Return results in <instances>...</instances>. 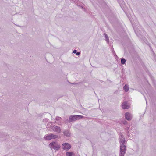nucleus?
<instances>
[{
    "label": "nucleus",
    "instance_id": "nucleus-5",
    "mask_svg": "<svg viewBox=\"0 0 156 156\" xmlns=\"http://www.w3.org/2000/svg\"><path fill=\"white\" fill-rule=\"evenodd\" d=\"M58 137V136L53 134H48L45 137V139L47 140H50L52 139H55Z\"/></svg>",
    "mask_w": 156,
    "mask_h": 156
},
{
    "label": "nucleus",
    "instance_id": "nucleus-18",
    "mask_svg": "<svg viewBox=\"0 0 156 156\" xmlns=\"http://www.w3.org/2000/svg\"><path fill=\"white\" fill-rule=\"evenodd\" d=\"M127 121H124L122 122L124 124H126L127 123Z\"/></svg>",
    "mask_w": 156,
    "mask_h": 156
},
{
    "label": "nucleus",
    "instance_id": "nucleus-6",
    "mask_svg": "<svg viewBox=\"0 0 156 156\" xmlns=\"http://www.w3.org/2000/svg\"><path fill=\"white\" fill-rule=\"evenodd\" d=\"M51 129L55 132H57L58 133H60L61 131V128L58 126H53Z\"/></svg>",
    "mask_w": 156,
    "mask_h": 156
},
{
    "label": "nucleus",
    "instance_id": "nucleus-9",
    "mask_svg": "<svg viewBox=\"0 0 156 156\" xmlns=\"http://www.w3.org/2000/svg\"><path fill=\"white\" fill-rule=\"evenodd\" d=\"M119 139L120 144H124L125 143L126 140L123 136L121 135L119 137Z\"/></svg>",
    "mask_w": 156,
    "mask_h": 156
},
{
    "label": "nucleus",
    "instance_id": "nucleus-16",
    "mask_svg": "<svg viewBox=\"0 0 156 156\" xmlns=\"http://www.w3.org/2000/svg\"><path fill=\"white\" fill-rule=\"evenodd\" d=\"M80 53L79 52H77V53L76 54V55H80Z\"/></svg>",
    "mask_w": 156,
    "mask_h": 156
},
{
    "label": "nucleus",
    "instance_id": "nucleus-12",
    "mask_svg": "<svg viewBox=\"0 0 156 156\" xmlns=\"http://www.w3.org/2000/svg\"><path fill=\"white\" fill-rule=\"evenodd\" d=\"M123 89L125 92H127L129 90V87L128 85L126 84L123 87Z\"/></svg>",
    "mask_w": 156,
    "mask_h": 156
},
{
    "label": "nucleus",
    "instance_id": "nucleus-2",
    "mask_svg": "<svg viewBox=\"0 0 156 156\" xmlns=\"http://www.w3.org/2000/svg\"><path fill=\"white\" fill-rule=\"evenodd\" d=\"M84 118V116L80 115H70L69 117V122H71Z\"/></svg>",
    "mask_w": 156,
    "mask_h": 156
},
{
    "label": "nucleus",
    "instance_id": "nucleus-14",
    "mask_svg": "<svg viewBox=\"0 0 156 156\" xmlns=\"http://www.w3.org/2000/svg\"><path fill=\"white\" fill-rule=\"evenodd\" d=\"M121 63L122 64H124L126 62V60L124 58H122L121 60Z\"/></svg>",
    "mask_w": 156,
    "mask_h": 156
},
{
    "label": "nucleus",
    "instance_id": "nucleus-8",
    "mask_svg": "<svg viewBox=\"0 0 156 156\" xmlns=\"http://www.w3.org/2000/svg\"><path fill=\"white\" fill-rule=\"evenodd\" d=\"M125 117L127 120H130L132 118V115L129 113H126L125 114Z\"/></svg>",
    "mask_w": 156,
    "mask_h": 156
},
{
    "label": "nucleus",
    "instance_id": "nucleus-10",
    "mask_svg": "<svg viewBox=\"0 0 156 156\" xmlns=\"http://www.w3.org/2000/svg\"><path fill=\"white\" fill-rule=\"evenodd\" d=\"M64 134L67 136H70V133L68 130H66L63 132Z\"/></svg>",
    "mask_w": 156,
    "mask_h": 156
},
{
    "label": "nucleus",
    "instance_id": "nucleus-11",
    "mask_svg": "<svg viewBox=\"0 0 156 156\" xmlns=\"http://www.w3.org/2000/svg\"><path fill=\"white\" fill-rule=\"evenodd\" d=\"M75 154L72 152H66V156H75Z\"/></svg>",
    "mask_w": 156,
    "mask_h": 156
},
{
    "label": "nucleus",
    "instance_id": "nucleus-1",
    "mask_svg": "<svg viewBox=\"0 0 156 156\" xmlns=\"http://www.w3.org/2000/svg\"><path fill=\"white\" fill-rule=\"evenodd\" d=\"M49 147L51 149H54L55 150L58 151L60 147V144L58 142H52L49 145Z\"/></svg>",
    "mask_w": 156,
    "mask_h": 156
},
{
    "label": "nucleus",
    "instance_id": "nucleus-4",
    "mask_svg": "<svg viewBox=\"0 0 156 156\" xmlns=\"http://www.w3.org/2000/svg\"><path fill=\"white\" fill-rule=\"evenodd\" d=\"M62 147L63 150L68 151L71 148V146L69 143H66L62 145Z\"/></svg>",
    "mask_w": 156,
    "mask_h": 156
},
{
    "label": "nucleus",
    "instance_id": "nucleus-13",
    "mask_svg": "<svg viewBox=\"0 0 156 156\" xmlns=\"http://www.w3.org/2000/svg\"><path fill=\"white\" fill-rule=\"evenodd\" d=\"M104 34L105 36L106 41L107 42H108L109 41V39L107 35L105 34Z\"/></svg>",
    "mask_w": 156,
    "mask_h": 156
},
{
    "label": "nucleus",
    "instance_id": "nucleus-7",
    "mask_svg": "<svg viewBox=\"0 0 156 156\" xmlns=\"http://www.w3.org/2000/svg\"><path fill=\"white\" fill-rule=\"evenodd\" d=\"M122 107L124 109H128L130 108V106L128 103L127 101H125L123 103Z\"/></svg>",
    "mask_w": 156,
    "mask_h": 156
},
{
    "label": "nucleus",
    "instance_id": "nucleus-19",
    "mask_svg": "<svg viewBox=\"0 0 156 156\" xmlns=\"http://www.w3.org/2000/svg\"><path fill=\"white\" fill-rule=\"evenodd\" d=\"M120 0V1H121H121H122V2L123 1V0Z\"/></svg>",
    "mask_w": 156,
    "mask_h": 156
},
{
    "label": "nucleus",
    "instance_id": "nucleus-15",
    "mask_svg": "<svg viewBox=\"0 0 156 156\" xmlns=\"http://www.w3.org/2000/svg\"><path fill=\"white\" fill-rule=\"evenodd\" d=\"M61 119H62L61 117L57 116L56 117L55 120L58 121H60Z\"/></svg>",
    "mask_w": 156,
    "mask_h": 156
},
{
    "label": "nucleus",
    "instance_id": "nucleus-3",
    "mask_svg": "<svg viewBox=\"0 0 156 156\" xmlns=\"http://www.w3.org/2000/svg\"><path fill=\"white\" fill-rule=\"evenodd\" d=\"M126 147L124 144L121 145L120 146V152L119 156H124L126 153Z\"/></svg>",
    "mask_w": 156,
    "mask_h": 156
},
{
    "label": "nucleus",
    "instance_id": "nucleus-17",
    "mask_svg": "<svg viewBox=\"0 0 156 156\" xmlns=\"http://www.w3.org/2000/svg\"><path fill=\"white\" fill-rule=\"evenodd\" d=\"M73 53H77V51L76 50H74V51H73Z\"/></svg>",
    "mask_w": 156,
    "mask_h": 156
}]
</instances>
